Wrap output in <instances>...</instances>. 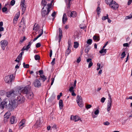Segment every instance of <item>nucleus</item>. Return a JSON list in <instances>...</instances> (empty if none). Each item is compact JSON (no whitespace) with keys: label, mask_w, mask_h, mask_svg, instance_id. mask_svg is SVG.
<instances>
[{"label":"nucleus","mask_w":132,"mask_h":132,"mask_svg":"<svg viewBox=\"0 0 132 132\" xmlns=\"http://www.w3.org/2000/svg\"><path fill=\"white\" fill-rule=\"evenodd\" d=\"M74 47L75 48H77L79 46V44L78 42H74Z\"/></svg>","instance_id":"obj_29"},{"label":"nucleus","mask_w":132,"mask_h":132,"mask_svg":"<svg viewBox=\"0 0 132 132\" xmlns=\"http://www.w3.org/2000/svg\"><path fill=\"white\" fill-rule=\"evenodd\" d=\"M47 3L45 0H42L41 4L43 6H46Z\"/></svg>","instance_id":"obj_30"},{"label":"nucleus","mask_w":132,"mask_h":132,"mask_svg":"<svg viewBox=\"0 0 132 132\" xmlns=\"http://www.w3.org/2000/svg\"><path fill=\"white\" fill-rule=\"evenodd\" d=\"M75 116H71V120H75Z\"/></svg>","instance_id":"obj_59"},{"label":"nucleus","mask_w":132,"mask_h":132,"mask_svg":"<svg viewBox=\"0 0 132 132\" xmlns=\"http://www.w3.org/2000/svg\"><path fill=\"white\" fill-rule=\"evenodd\" d=\"M0 43L1 47L3 50H4L5 49V47L8 44V42L5 40H2L0 42Z\"/></svg>","instance_id":"obj_8"},{"label":"nucleus","mask_w":132,"mask_h":132,"mask_svg":"<svg viewBox=\"0 0 132 132\" xmlns=\"http://www.w3.org/2000/svg\"><path fill=\"white\" fill-rule=\"evenodd\" d=\"M93 39L95 40L98 41L100 40V38L99 36L94 35L93 37Z\"/></svg>","instance_id":"obj_27"},{"label":"nucleus","mask_w":132,"mask_h":132,"mask_svg":"<svg viewBox=\"0 0 132 132\" xmlns=\"http://www.w3.org/2000/svg\"><path fill=\"white\" fill-rule=\"evenodd\" d=\"M50 11V8H47V11L45 10L42 11V16L43 17H44L46 15H47L49 13Z\"/></svg>","instance_id":"obj_11"},{"label":"nucleus","mask_w":132,"mask_h":132,"mask_svg":"<svg viewBox=\"0 0 132 132\" xmlns=\"http://www.w3.org/2000/svg\"><path fill=\"white\" fill-rule=\"evenodd\" d=\"M105 99L106 98H105L104 97H103L101 98V102L102 103H103L104 102Z\"/></svg>","instance_id":"obj_45"},{"label":"nucleus","mask_w":132,"mask_h":132,"mask_svg":"<svg viewBox=\"0 0 132 132\" xmlns=\"http://www.w3.org/2000/svg\"><path fill=\"white\" fill-rule=\"evenodd\" d=\"M92 105L90 104H88L86 106V109H89L90 108L92 107Z\"/></svg>","instance_id":"obj_47"},{"label":"nucleus","mask_w":132,"mask_h":132,"mask_svg":"<svg viewBox=\"0 0 132 132\" xmlns=\"http://www.w3.org/2000/svg\"><path fill=\"white\" fill-rule=\"evenodd\" d=\"M15 117L14 116H12L10 118V122L11 124H13L16 122Z\"/></svg>","instance_id":"obj_20"},{"label":"nucleus","mask_w":132,"mask_h":132,"mask_svg":"<svg viewBox=\"0 0 132 132\" xmlns=\"http://www.w3.org/2000/svg\"><path fill=\"white\" fill-rule=\"evenodd\" d=\"M52 54V50H50V56L51 57Z\"/></svg>","instance_id":"obj_57"},{"label":"nucleus","mask_w":132,"mask_h":132,"mask_svg":"<svg viewBox=\"0 0 132 132\" xmlns=\"http://www.w3.org/2000/svg\"><path fill=\"white\" fill-rule=\"evenodd\" d=\"M71 52V50L69 48H68L66 51V53L68 54L69 55Z\"/></svg>","instance_id":"obj_39"},{"label":"nucleus","mask_w":132,"mask_h":132,"mask_svg":"<svg viewBox=\"0 0 132 132\" xmlns=\"http://www.w3.org/2000/svg\"><path fill=\"white\" fill-rule=\"evenodd\" d=\"M20 5L22 8V14H23L25 12L26 9V6L25 4H21Z\"/></svg>","instance_id":"obj_18"},{"label":"nucleus","mask_w":132,"mask_h":132,"mask_svg":"<svg viewBox=\"0 0 132 132\" xmlns=\"http://www.w3.org/2000/svg\"><path fill=\"white\" fill-rule=\"evenodd\" d=\"M26 96L27 98L29 99H32L33 96V94L31 90L26 94Z\"/></svg>","instance_id":"obj_12"},{"label":"nucleus","mask_w":132,"mask_h":132,"mask_svg":"<svg viewBox=\"0 0 132 132\" xmlns=\"http://www.w3.org/2000/svg\"><path fill=\"white\" fill-rule=\"evenodd\" d=\"M18 91H15L12 90L11 91L7 92L6 93V95L8 97H14L15 95H16L19 94Z\"/></svg>","instance_id":"obj_3"},{"label":"nucleus","mask_w":132,"mask_h":132,"mask_svg":"<svg viewBox=\"0 0 132 132\" xmlns=\"http://www.w3.org/2000/svg\"><path fill=\"white\" fill-rule=\"evenodd\" d=\"M77 14L76 12L75 11H72L71 12L70 15V17L75 18Z\"/></svg>","instance_id":"obj_19"},{"label":"nucleus","mask_w":132,"mask_h":132,"mask_svg":"<svg viewBox=\"0 0 132 132\" xmlns=\"http://www.w3.org/2000/svg\"><path fill=\"white\" fill-rule=\"evenodd\" d=\"M99 111L98 109L96 110L94 112V114L95 115H97L99 113Z\"/></svg>","instance_id":"obj_52"},{"label":"nucleus","mask_w":132,"mask_h":132,"mask_svg":"<svg viewBox=\"0 0 132 132\" xmlns=\"http://www.w3.org/2000/svg\"><path fill=\"white\" fill-rule=\"evenodd\" d=\"M81 61V58L79 57L77 59V63H79Z\"/></svg>","instance_id":"obj_50"},{"label":"nucleus","mask_w":132,"mask_h":132,"mask_svg":"<svg viewBox=\"0 0 132 132\" xmlns=\"http://www.w3.org/2000/svg\"><path fill=\"white\" fill-rule=\"evenodd\" d=\"M51 80H52V82L51 83V85H53V84L54 82V78H51Z\"/></svg>","instance_id":"obj_60"},{"label":"nucleus","mask_w":132,"mask_h":132,"mask_svg":"<svg viewBox=\"0 0 132 132\" xmlns=\"http://www.w3.org/2000/svg\"><path fill=\"white\" fill-rule=\"evenodd\" d=\"M132 2V0H129L128 2V5H130L131 2Z\"/></svg>","instance_id":"obj_63"},{"label":"nucleus","mask_w":132,"mask_h":132,"mask_svg":"<svg viewBox=\"0 0 132 132\" xmlns=\"http://www.w3.org/2000/svg\"><path fill=\"white\" fill-rule=\"evenodd\" d=\"M93 65V63H92V61H90L89 62L88 66V68H90Z\"/></svg>","instance_id":"obj_46"},{"label":"nucleus","mask_w":132,"mask_h":132,"mask_svg":"<svg viewBox=\"0 0 132 132\" xmlns=\"http://www.w3.org/2000/svg\"><path fill=\"white\" fill-rule=\"evenodd\" d=\"M90 48L88 47L86 48L85 50V53L86 54H87Z\"/></svg>","instance_id":"obj_44"},{"label":"nucleus","mask_w":132,"mask_h":132,"mask_svg":"<svg viewBox=\"0 0 132 132\" xmlns=\"http://www.w3.org/2000/svg\"><path fill=\"white\" fill-rule=\"evenodd\" d=\"M52 1H52L51 2V3L48 4H47V6H48V8H49L50 10V7H51L52 5Z\"/></svg>","instance_id":"obj_53"},{"label":"nucleus","mask_w":132,"mask_h":132,"mask_svg":"<svg viewBox=\"0 0 132 132\" xmlns=\"http://www.w3.org/2000/svg\"><path fill=\"white\" fill-rule=\"evenodd\" d=\"M106 49H102L99 52L100 53H106Z\"/></svg>","instance_id":"obj_35"},{"label":"nucleus","mask_w":132,"mask_h":132,"mask_svg":"<svg viewBox=\"0 0 132 132\" xmlns=\"http://www.w3.org/2000/svg\"><path fill=\"white\" fill-rule=\"evenodd\" d=\"M67 20L66 14L65 13H64L62 17V22L63 24H65Z\"/></svg>","instance_id":"obj_15"},{"label":"nucleus","mask_w":132,"mask_h":132,"mask_svg":"<svg viewBox=\"0 0 132 132\" xmlns=\"http://www.w3.org/2000/svg\"><path fill=\"white\" fill-rule=\"evenodd\" d=\"M33 84L34 86L37 88H39L41 86V83L38 79H36L34 81Z\"/></svg>","instance_id":"obj_9"},{"label":"nucleus","mask_w":132,"mask_h":132,"mask_svg":"<svg viewBox=\"0 0 132 132\" xmlns=\"http://www.w3.org/2000/svg\"><path fill=\"white\" fill-rule=\"evenodd\" d=\"M74 89V87L73 86H71L69 88V91L71 92H73L74 91V90H73Z\"/></svg>","instance_id":"obj_43"},{"label":"nucleus","mask_w":132,"mask_h":132,"mask_svg":"<svg viewBox=\"0 0 132 132\" xmlns=\"http://www.w3.org/2000/svg\"><path fill=\"white\" fill-rule=\"evenodd\" d=\"M31 87L29 85L26 86L22 90V92L24 94H26L31 90Z\"/></svg>","instance_id":"obj_6"},{"label":"nucleus","mask_w":132,"mask_h":132,"mask_svg":"<svg viewBox=\"0 0 132 132\" xmlns=\"http://www.w3.org/2000/svg\"><path fill=\"white\" fill-rule=\"evenodd\" d=\"M22 56H21L20 55H19L17 57V59H18V60H19L20 61V60L22 59Z\"/></svg>","instance_id":"obj_51"},{"label":"nucleus","mask_w":132,"mask_h":132,"mask_svg":"<svg viewBox=\"0 0 132 132\" xmlns=\"http://www.w3.org/2000/svg\"><path fill=\"white\" fill-rule=\"evenodd\" d=\"M14 78L13 77V74H11L6 76L4 78V81L6 83L9 84L12 82Z\"/></svg>","instance_id":"obj_2"},{"label":"nucleus","mask_w":132,"mask_h":132,"mask_svg":"<svg viewBox=\"0 0 132 132\" xmlns=\"http://www.w3.org/2000/svg\"><path fill=\"white\" fill-rule=\"evenodd\" d=\"M74 120L75 122H77L79 120H80L81 121L80 117H79L78 116H75V118Z\"/></svg>","instance_id":"obj_31"},{"label":"nucleus","mask_w":132,"mask_h":132,"mask_svg":"<svg viewBox=\"0 0 132 132\" xmlns=\"http://www.w3.org/2000/svg\"><path fill=\"white\" fill-rule=\"evenodd\" d=\"M92 40L91 39H88L87 42V43L89 45H90L92 43Z\"/></svg>","instance_id":"obj_38"},{"label":"nucleus","mask_w":132,"mask_h":132,"mask_svg":"<svg viewBox=\"0 0 132 132\" xmlns=\"http://www.w3.org/2000/svg\"><path fill=\"white\" fill-rule=\"evenodd\" d=\"M76 100L77 104L80 107H82L84 105L81 97L79 95L77 96Z\"/></svg>","instance_id":"obj_5"},{"label":"nucleus","mask_w":132,"mask_h":132,"mask_svg":"<svg viewBox=\"0 0 132 132\" xmlns=\"http://www.w3.org/2000/svg\"><path fill=\"white\" fill-rule=\"evenodd\" d=\"M109 100L108 103L107 111L108 112L111 109L112 105V100L111 96L110 94H108Z\"/></svg>","instance_id":"obj_4"},{"label":"nucleus","mask_w":132,"mask_h":132,"mask_svg":"<svg viewBox=\"0 0 132 132\" xmlns=\"http://www.w3.org/2000/svg\"><path fill=\"white\" fill-rule=\"evenodd\" d=\"M39 27L38 24L35 23L34 26L33 30L37 31L39 29Z\"/></svg>","instance_id":"obj_22"},{"label":"nucleus","mask_w":132,"mask_h":132,"mask_svg":"<svg viewBox=\"0 0 132 132\" xmlns=\"http://www.w3.org/2000/svg\"><path fill=\"white\" fill-rule=\"evenodd\" d=\"M35 59L36 60H40V57L38 55H36L35 56H34Z\"/></svg>","instance_id":"obj_34"},{"label":"nucleus","mask_w":132,"mask_h":132,"mask_svg":"<svg viewBox=\"0 0 132 132\" xmlns=\"http://www.w3.org/2000/svg\"><path fill=\"white\" fill-rule=\"evenodd\" d=\"M59 105L60 109H62L63 107V101L62 100H59Z\"/></svg>","instance_id":"obj_21"},{"label":"nucleus","mask_w":132,"mask_h":132,"mask_svg":"<svg viewBox=\"0 0 132 132\" xmlns=\"http://www.w3.org/2000/svg\"><path fill=\"white\" fill-rule=\"evenodd\" d=\"M25 120L24 119H22L19 124V127L21 126L23 127L24 126V124L25 123Z\"/></svg>","instance_id":"obj_16"},{"label":"nucleus","mask_w":132,"mask_h":132,"mask_svg":"<svg viewBox=\"0 0 132 132\" xmlns=\"http://www.w3.org/2000/svg\"><path fill=\"white\" fill-rule=\"evenodd\" d=\"M103 124L106 126H108L110 124V123L108 121H106L104 122Z\"/></svg>","instance_id":"obj_48"},{"label":"nucleus","mask_w":132,"mask_h":132,"mask_svg":"<svg viewBox=\"0 0 132 132\" xmlns=\"http://www.w3.org/2000/svg\"><path fill=\"white\" fill-rule=\"evenodd\" d=\"M71 92V93L72 95L74 96H75L76 95V94L74 92V91Z\"/></svg>","instance_id":"obj_62"},{"label":"nucleus","mask_w":132,"mask_h":132,"mask_svg":"<svg viewBox=\"0 0 132 132\" xmlns=\"http://www.w3.org/2000/svg\"><path fill=\"white\" fill-rule=\"evenodd\" d=\"M41 46V44H40L39 43H38L36 44V47L37 48H38L39 47H40Z\"/></svg>","instance_id":"obj_56"},{"label":"nucleus","mask_w":132,"mask_h":132,"mask_svg":"<svg viewBox=\"0 0 132 132\" xmlns=\"http://www.w3.org/2000/svg\"><path fill=\"white\" fill-rule=\"evenodd\" d=\"M42 124V123L40 119L37 120L35 124V127L36 128L39 127L41 126Z\"/></svg>","instance_id":"obj_13"},{"label":"nucleus","mask_w":132,"mask_h":132,"mask_svg":"<svg viewBox=\"0 0 132 132\" xmlns=\"http://www.w3.org/2000/svg\"><path fill=\"white\" fill-rule=\"evenodd\" d=\"M21 95L18 96L17 99L13 100L10 102L9 99L6 98L4 99L0 104V108L3 109L5 107L9 111H12L14 109V108H16L18 105L17 102L21 99Z\"/></svg>","instance_id":"obj_1"},{"label":"nucleus","mask_w":132,"mask_h":132,"mask_svg":"<svg viewBox=\"0 0 132 132\" xmlns=\"http://www.w3.org/2000/svg\"><path fill=\"white\" fill-rule=\"evenodd\" d=\"M68 48H71V42L70 39H68Z\"/></svg>","instance_id":"obj_26"},{"label":"nucleus","mask_w":132,"mask_h":132,"mask_svg":"<svg viewBox=\"0 0 132 132\" xmlns=\"http://www.w3.org/2000/svg\"><path fill=\"white\" fill-rule=\"evenodd\" d=\"M56 14V13L55 11H54V12L53 13L51 14V16L52 17H54Z\"/></svg>","instance_id":"obj_64"},{"label":"nucleus","mask_w":132,"mask_h":132,"mask_svg":"<svg viewBox=\"0 0 132 132\" xmlns=\"http://www.w3.org/2000/svg\"><path fill=\"white\" fill-rule=\"evenodd\" d=\"M11 114V113L10 111L7 112L4 115V117L9 118Z\"/></svg>","instance_id":"obj_24"},{"label":"nucleus","mask_w":132,"mask_h":132,"mask_svg":"<svg viewBox=\"0 0 132 132\" xmlns=\"http://www.w3.org/2000/svg\"><path fill=\"white\" fill-rule=\"evenodd\" d=\"M26 39V38L25 36H24L23 37V38L22 39H21L20 42L21 43H22L24 40H25Z\"/></svg>","instance_id":"obj_54"},{"label":"nucleus","mask_w":132,"mask_h":132,"mask_svg":"<svg viewBox=\"0 0 132 132\" xmlns=\"http://www.w3.org/2000/svg\"><path fill=\"white\" fill-rule=\"evenodd\" d=\"M20 12H18L16 14L14 18V21H17L18 19L20 16Z\"/></svg>","instance_id":"obj_17"},{"label":"nucleus","mask_w":132,"mask_h":132,"mask_svg":"<svg viewBox=\"0 0 132 132\" xmlns=\"http://www.w3.org/2000/svg\"><path fill=\"white\" fill-rule=\"evenodd\" d=\"M101 10V8L100 7H98L97 9V14L99 15L100 14V12H101L100 10Z\"/></svg>","instance_id":"obj_36"},{"label":"nucleus","mask_w":132,"mask_h":132,"mask_svg":"<svg viewBox=\"0 0 132 132\" xmlns=\"http://www.w3.org/2000/svg\"><path fill=\"white\" fill-rule=\"evenodd\" d=\"M114 2H112L111 4H110L109 6L111 9L114 10H116L118 8L119 5L115 1H114Z\"/></svg>","instance_id":"obj_7"},{"label":"nucleus","mask_w":132,"mask_h":132,"mask_svg":"<svg viewBox=\"0 0 132 132\" xmlns=\"http://www.w3.org/2000/svg\"><path fill=\"white\" fill-rule=\"evenodd\" d=\"M43 29H41V33H40L39 35L37 37V38H38L39 37H40L43 34Z\"/></svg>","instance_id":"obj_41"},{"label":"nucleus","mask_w":132,"mask_h":132,"mask_svg":"<svg viewBox=\"0 0 132 132\" xmlns=\"http://www.w3.org/2000/svg\"><path fill=\"white\" fill-rule=\"evenodd\" d=\"M105 2L108 5H109L110 4H111L112 2H114L113 0H105Z\"/></svg>","instance_id":"obj_25"},{"label":"nucleus","mask_w":132,"mask_h":132,"mask_svg":"<svg viewBox=\"0 0 132 132\" xmlns=\"http://www.w3.org/2000/svg\"><path fill=\"white\" fill-rule=\"evenodd\" d=\"M4 122L5 123H6L7 121V119L9 118L6 117H4Z\"/></svg>","instance_id":"obj_55"},{"label":"nucleus","mask_w":132,"mask_h":132,"mask_svg":"<svg viewBox=\"0 0 132 132\" xmlns=\"http://www.w3.org/2000/svg\"><path fill=\"white\" fill-rule=\"evenodd\" d=\"M125 52H123L121 54V56H122L121 57V59L124 58L126 55Z\"/></svg>","instance_id":"obj_37"},{"label":"nucleus","mask_w":132,"mask_h":132,"mask_svg":"<svg viewBox=\"0 0 132 132\" xmlns=\"http://www.w3.org/2000/svg\"><path fill=\"white\" fill-rule=\"evenodd\" d=\"M40 77L43 82H44V81L46 79V78L45 76L44 75H40Z\"/></svg>","instance_id":"obj_28"},{"label":"nucleus","mask_w":132,"mask_h":132,"mask_svg":"<svg viewBox=\"0 0 132 132\" xmlns=\"http://www.w3.org/2000/svg\"><path fill=\"white\" fill-rule=\"evenodd\" d=\"M15 1L14 0H12L10 3V4L11 5L13 6L15 4Z\"/></svg>","instance_id":"obj_42"},{"label":"nucleus","mask_w":132,"mask_h":132,"mask_svg":"<svg viewBox=\"0 0 132 132\" xmlns=\"http://www.w3.org/2000/svg\"><path fill=\"white\" fill-rule=\"evenodd\" d=\"M123 45L124 47H128V44L127 43H124L123 44Z\"/></svg>","instance_id":"obj_58"},{"label":"nucleus","mask_w":132,"mask_h":132,"mask_svg":"<svg viewBox=\"0 0 132 132\" xmlns=\"http://www.w3.org/2000/svg\"><path fill=\"white\" fill-rule=\"evenodd\" d=\"M23 67L25 68H29V65L28 64H25V63L24 62H23Z\"/></svg>","instance_id":"obj_32"},{"label":"nucleus","mask_w":132,"mask_h":132,"mask_svg":"<svg viewBox=\"0 0 132 132\" xmlns=\"http://www.w3.org/2000/svg\"><path fill=\"white\" fill-rule=\"evenodd\" d=\"M33 43V41L32 40L30 41L28 43V45L26 46H24L21 50L22 51H24L25 50H27L28 51L29 48H30V46Z\"/></svg>","instance_id":"obj_10"},{"label":"nucleus","mask_w":132,"mask_h":132,"mask_svg":"<svg viewBox=\"0 0 132 132\" xmlns=\"http://www.w3.org/2000/svg\"><path fill=\"white\" fill-rule=\"evenodd\" d=\"M108 14H106V16H103L102 18V20H106V19H108Z\"/></svg>","instance_id":"obj_33"},{"label":"nucleus","mask_w":132,"mask_h":132,"mask_svg":"<svg viewBox=\"0 0 132 132\" xmlns=\"http://www.w3.org/2000/svg\"><path fill=\"white\" fill-rule=\"evenodd\" d=\"M39 75L40 76L41 75L43 74V72L42 70H40L39 71Z\"/></svg>","instance_id":"obj_61"},{"label":"nucleus","mask_w":132,"mask_h":132,"mask_svg":"<svg viewBox=\"0 0 132 132\" xmlns=\"http://www.w3.org/2000/svg\"><path fill=\"white\" fill-rule=\"evenodd\" d=\"M24 98L21 95V99H20L18 102L19 103H21L24 102Z\"/></svg>","instance_id":"obj_23"},{"label":"nucleus","mask_w":132,"mask_h":132,"mask_svg":"<svg viewBox=\"0 0 132 132\" xmlns=\"http://www.w3.org/2000/svg\"><path fill=\"white\" fill-rule=\"evenodd\" d=\"M59 42L60 43L61 40V38L62 37V31L61 29L60 28H59Z\"/></svg>","instance_id":"obj_14"},{"label":"nucleus","mask_w":132,"mask_h":132,"mask_svg":"<svg viewBox=\"0 0 132 132\" xmlns=\"http://www.w3.org/2000/svg\"><path fill=\"white\" fill-rule=\"evenodd\" d=\"M55 58L53 59L52 62H51V64L52 65H53L55 63Z\"/></svg>","instance_id":"obj_49"},{"label":"nucleus","mask_w":132,"mask_h":132,"mask_svg":"<svg viewBox=\"0 0 132 132\" xmlns=\"http://www.w3.org/2000/svg\"><path fill=\"white\" fill-rule=\"evenodd\" d=\"M7 8L6 7H4L2 8V11L3 12H6L7 11Z\"/></svg>","instance_id":"obj_40"}]
</instances>
